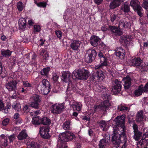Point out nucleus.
Returning a JSON list of instances; mask_svg holds the SVG:
<instances>
[{
  "instance_id": "f257e3e1",
  "label": "nucleus",
  "mask_w": 148,
  "mask_h": 148,
  "mask_svg": "<svg viewBox=\"0 0 148 148\" xmlns=\"http://www.w3.org/2000/svg\"><path fill=\"white\" fill-rule=\"evenodd\" d=\"M89 72L88 70L84 69L75 70L72 74L73 78H78L79 79L82 80L86 79L89 76Z\"/></svg>"
},
{
  "instance_id": "f03ea898",
  "label": "nucleus",
  "mask_w": 148,
  "mask_h": 148,
  "mask_svg": "<svg viewBox=\"0 0 148 148\" xmlns=\"http://www.w3.org/2000/svg\"><path fill=\"white\" fill-rule=\"evenodd\" d=\"M41 99V97L39 95L36 94L33 95L30 98L31 103L30 106L36 109H38Z\"/></svg>"
},
{
  "instance_id": "7ed1b4c3",
  "label": "nucleus",
  "mask_w": 148,
  "mask_h": 148,
  "mask_svg": "<svg viewBox=\"0 0 148 148\" xmlns=\"http://www.w3.org/2000/svg\"><path fill=\"white\" fill-rule=\"evenodd\" d=\"M111 106V104L108 101L105 100L101 103L99 105L95 106L94 107V111L95 112L100 111L105 112L106 110Z\"/></svg>"
},
{
  "instance_id": "20e7f679",
  "label": "nucleus",
  "mask_w": 148,
  "mask_h": 148,
  "mask_svg": "<svg viewBox=\"0 0 148 148\" xmlns=\"http://www.w3.org/2000/svg\"><path fill=\"white\" fill-rule=\"evenodd\" d=\"M97 55L96 51L94 49H89L87 50L85 57L86 62L87 63L92 62L95 60Z\"/></svg>"
},
{
  "instance_id": "39448f33",
  "label": "nucleus",
  "mask_w": 148,
  "mask_h": 148,
  "mask_svg": "<svg viewBox=\"0 0 148 148\" xmlns=\"http://www.w3.org/2000/svg\"><path fill=\"white\" fill-rule=\"evenodd\" d=\"M59 139L63 142H68L75 138V135L72 133L68 132L63 133L59 136Z\"/></svg>"
},
{
  "instance_id": "423d86ee",
  "label": "nucleus",
  "mask_w": 148,
  "mask_h": 148,
  "mask_svg": "<svg viewBox=\"0 0 148 148\" xmlns=\"http://www.w3.org/2000/svg\"><path fill=\"white\" fill-rule=\"evenodd\" d=\"M114 131L113 134L116 135H119L125 138L126 137L125 133V126H117L113 127Z\"/></svg>"
},
{
  "instance_id": "0eeeda50",
  "label": "nucleus",
  "mask_w": 148,
  "mask_h": 148,
  "mask_svg": "<svg viewBox=\"0 0 148 148\" xmlns=\"http://www.w3.org/2000/svg\"><path fill=\"white\" fill-rule=\"evenodd\" d=\"M113 82L114 84L112 86V91L114 94H116L117 93L121 91V82L117 79H115L113 81Z\"/></svg>"
},
{
  "instance_id": "6e6552de",
  "label": "nucleus",
  "mask_w": 148,
  "mask_h": 148,
  "mask_svg": "<svg viewBox=\"0 0 148 148\" xmlns=\"http://www.w3.org/2000/svg\"><path fill=\"white\" fill-rule=\"evenodd\" d=\"M148 91V82L145 86L143 85L139 86L134 92L135 95L137 96L142 95V93Z\"/></svg>"
},
{
  "instance_id": "1a4fd4ad",
  "label": "nucleus",
  "mask_w": 148,
  "mask_h": 148,
  "mask_svg": "<svg viewBox=\"0 0 148 148\" xmlns=\"http://www.w3.org/2000/svg\"><path fill=\"white\" fill-rule=\"evenodd\" d=\"M64 108L63 104H55L52 106L51 111L54 114H58L62 112Z\"/></svg>"
},
{
  "instance_id": "9d476101",
  "label": "nucleus",
  "mask_w": 148,
  "mask_h": 148,
  "mask_svg": "<svg viewBox=\"0 0 148 148\" xmlns=\"http://www.w3.org/2000/svg\"><path fill=\"white\" fill-rule=\"evenodd\" d=\"M49 129L46 127H41L40 128V134L42 138L48 139L50 137L49 133Z\"/></svg>"
},
{
  "instance_id": "9b49d317",
  "label": "nucleus",
  "mask_w": 148,
  "mask_h": 148,
  "mask_svg": "<svg viewBox=\"0 0 148 148\" xmlns=\"http://www.w3.org/2000/svg\"><path fill=\"white\" fill-rule=\"evenodd\" d=\"M125 115H122L120 116H118L115 119V122L117 126H125Z\"/></svg>"
},
{
  "instance_id": "f8f14e48",
  "label": "nucleus",
  "mask_w": 148,
  "mask_h": 148,
  "mask_svg": "<svg viewBox=\"0 0 148 148\" xmlns=\"http://www.w3.org/2000/svg\"><path fill=\"white\" fill-rule=\"evenodd\" d=\"M17 84L16 81H11L6 84L5 86L9 91H14L16 88Z\"/></svg>"
},
{
  "instance_id": "ddd939ff",
  "label": "nucleus",
  "mask_w": 148,
  "mask_h": 148,
  "mask_svg": "<svg viewBox=\"0 0 148 148\" xmlns=\"http://www.w3.org/2000/svg\"><path fill=\"white\" fill-rule=\"evenodd\" d=\"M123 137L119 135H116L113 134L112 140V143L116 145H119L121 142V138Z\"/></svg>"
},
{
  "instance_id": "4468645a",
  "label": "nucleus",
  "mask_w": 148,
  "mask_h": 148,
  "mask_svg": "<svg viewBox=\"0 0 148 148\" xmlns=\"http://www.w3.org/2000/svg\"><path fill=\"white\" fill-rule=\"evenodd\" d=\"M125 50L122 47H119L116 49L115 55L121 59L124 58L125 56Z\"/></svg>"
},
{
  "instance_id": "2eb2a0df",
  "label": "nucleus",
  "mask_w": 148,
  "mask_h": 148,
  "mask_svg": "<svg viewBox=\"0 0 148 148\" xmlns=\"http://www.w3.org/2000/svg\"><path fill=\"white\" fill-rule=\"evenodd\" d=\"M81 42L78 40H74L71 41L70 44L71 48L74 50H77L80 47Z\"/></svg>"
},
{
  "instance_id": "dca6fc26",
  "label": "nucleus",
  "mask_w": 148,
  "mask_h": 148,
  "mask_svg": "<svg viewBox=\"0 0 148 148\" xmlns=\"http://www.w3.org/2000/svg\"><path fill=\"white\" fill-rule=\"evenodd\" d=\"M109 29L116 36H120L123 34L122 32L115 26H109Z\"/></svg>"
},
{
  "instance_id": "f3484780",
  "label": "nucleus",
  "mask_w": 148,
  "mask_h": 148,
  "mask_svg": "<svg viewBox=\"0 0 148 148\" xmlns=\"http://www.w3.org/2000/svg\"><path fill=\"white\" fill-rule=\"evenodd\" d=\"M137 148H145V146L148 145V138H142V139L137 143Z\"/></svg>"
},
{
  "instance_id": "a211bd4d",
  "label": "nucleus",
  "mask_w": 148,
  "mask_h": 148,
  "mask_svg": "<svg viewBox=\"0 0 148 148\" xmlns=\"http://www.w3.org/2000/svg\"><path fill=\"white\" fill-rule=\"evenodd\" d=\"M124 1V0H113L110 4V8L114 9L119 6L121 3Z\"/></svg>"
},
{
  "instance_id": "6ab92c4d",
  "label": "nucleus",
  "mask_w": 148,
  "mask_h": 148,
  "mask_svg": "<svg viewBox=\"0 0 148 148\" xmlns=\"http://www.w3.org/2000/svg\"><path fill=\"white\" fill-rule=\"evenodd\" d=\"M103 75L102 71L100 70H98L92 75V77L95 79H102Z\"/></svg>"
},
{
  "instance_id": "aec40b11",
  "label": "nucleus",
  "mask_w": 148,
  "mask_h": 148,
  "mask_svg": "<svg viewBox=\"0 0 148 148\" xmlns=\"http://www.w3.org/2000/svg\"><path fill=\"white\" fill-rule=\"evenodd\" d=\"M125 89H128L130 87L131 79L129 76L124 78L122 80Z\"/></svg>"
},
{
  "instance_id": "412c9836",
  "label": "nucleus",
  "mask_w": 148,
  "mask_h": 148,
  "mask_svg": "<svg viewBox=\"0 0 148 148\" xmlns=\"http://www.w3.org/2000/svg\"><path fill=\"white\" fill-rule=\"evenodd\" d=\"M39 91L44 95H47L50 90V87L38 86Z\"/></svg>"
},
{
  "instance_id": "4be33fe9",
  "label": "nucleus",
  "mask_w": 148,
  "mask_h": 148,
  "mask_svg": "<svg viewBox=\"0 0 148 148\" xmlns=\"http://www.w3.org/2000/svg\"><path fill=\"white\" fill-rule=\"evenodd\" d=\"M71 73L68 71L64 72L62 74V79L65 82H69L70 80Z\"/></svg>"
},
{
  "instance_id": "5701e85b",
  "label": "nucleus",
  "mask_w": 148,
  "mask_h": 148,
  "mask_svg": "<svg viewBox=\"0 0 148 148\" xmlns=\"http://www.w3.org/2000/svg\"><path fill=\"white\" fill-rule=\"evenodd\" d=\"M144 117L143 112L142 110L138 111L136 116V120L137 122H141Z\"/></svg>"
},
{
  "instance_id": "b1692460",
  "label": "nucleus",
  "mask_w": 148,
  "mask_h": 148,
  "mask_svg": "<svg viewBox=\"0 0 148 148\" xmlns=\"http://www.w3.org/2000/svg\"><path fill=\"white\" fill-rule=\"evenodd\" d=\"M90 39V43L92 46L95 47L97 45L100 39L98 37L94 36L91 37Z\"/></svg>"
},
{
  "instance_id": "393cba45",
  "label": "nucleus",
  "mask_w": 148,
  "mask_h": 148,
  "mask_svg": "<svg viewBox=\"0 0 148 148\" xmlns=\"http://www.w3.org/2000/svg\"><path fill=\"white\" fill-rule=\"evenodd\" d=\"M139 69L141 72L147 71L148 70V63L142 62L139 66Z\"/></svg>"
},
{
  "instance_id": "a878e982",
  "label": "nucleus",
  "mask_w": 148,
  "mask_h": 148,
  "mask_svg": "<svg viewBox=\"0 0 148 148\" xmlns=\"http://www.w3.org/2000/svg\"><path fill=\"white\" fill-rule=\"evenodd\" d=\"M131 61L132 65L134 66H139L142 62V60L139 58H134Z\"/></svg>"
},
{
  "instance_id": "bb28decb",
  "label": "nucleus",
  "mask_w": 148,
  "mask_h": 148,
  "mask_svg": "<svg viewBox=\"0 0 148 148\" xmlns=\"http://www.w3.org/2000/svg\"><path fill=\"white\" fill-rule=\"evenodd\" d=\"M26 20L25 19L22 18L19 20L18 24L19 28L21 29H24L26 27Z\"/></svg>"
},
{
  "instance_id": "cd10ccee",
  "label": "nucleus",
  "mask_w": 148,
  "mask_h": 148,
  "mask_svg": "<svg viewBox=\"0 0 148 148\" xmlns=\"http://www.w3.org/2000/svg\"><path fill=\"white\" fill-rule=\"evenodd\" d=\"M140 5V3L138 0H131L130 1V5L134 10L141 6Z\"/></svg>"
},
{
  "instance_id": "c85d7f7f",
  "label": "nucleus",
  "mask_w": 148,
  "mask_h": 148,
  "mask_svg": "<svg viewBox=\"0 0 148 148\" xmlns=\"http://www.w3.org/2000/svg\"><path fill=\"white\" fill-rule=\"evenodd\" d=\"M27 136V135L25 130H22L18 135L17 138L19 140H23L26 138Z\"/></svg>"
},
{
  "instance_id": "c756f323",
  "label": "nucleus",
  "mask_w": 148,
  "mask_h": 148,
  "mask_svg": "<svg viewBox=\"0 0 148 148\" xmlns=\"http://www.w3.org/2000/svg\"><path fill=\"white\" fill-rule=\"evenodd\" d=\"M129 37L128 36H123L121 37L119 40L121 43H124L127 45L128 43L130 41Z\"/></svg>"
},
{
  "instance_id": "7c9ffc66",
  "label": "nucleus",
  "mask_w": 148,
  "mask_h": 148,
  "mask_svg": "<svg viewBox=\"0 0 148 148\" xmlns=\"http://www.w3.org/2000/svg\"><path fill=\"white\" fill-rule=\"evenodd\" d=\"M121 10L125 13H128L130 11V7L128 4L126 2L121 7Z\"/></svg>"
},
{
  "instance_id": "2f4dec72",
  "label": "nucleus",
  "mask_w": 148,
  "mask_h": 148,
  "mask_svg": "<svg viewBox=\"0 0 148 148\" xmlns=\"http://www.w3.org/2000/svg\"><path fill=\"white\" fill-rule=\"evenodd\" d=\"M27 145V148H40V145L37 143L34 142L28 143Z\"/></svg>"
},
{
  "instance_id": "473e14b6",
  "label": "nucleus",
  "mask_w": 148,
  "mask_h": 148,
  "mask_svg": "<svg viewBox=\"0 0 148 148\" xmlns=\"http://www.w3.org/2000/svg\"><path fill=\"white\" fill-rule=\"evenodd\" d=\"M103 131H106L107 130V124L105 121L102 120L98 123Z\"/></svg>"
},
{
  "instance_id": "72a5a7b5",
  "label": "nucleus",
  "mask_w": 148,
  "mask_h": 148,
  "mask_svg": "<svg viewBox=\"0 0 148 148\" xmlns=\"http://www.w3.org/2000/svg\"><path fill=\"white\" fill-rule=\"evenodd\" d=\"M108 144V141L104 139H102L99 142V148H106Z\"/></svg>"
},
{
  "instance_id": "f704fd0d",
  "label": "nucleus",
  "mask_w": 148,
  "mask_h": 148,
  "mask_svg": "<svg viewBox=\"0 0 148 148\" xmlns=\"http://www.w3.org/2000/svg\"><path fill=\"white\" fill-rule=\"evenodd\" d=\"M41 119L38 116H34L32 119V123L34 124H39L41 123Z\"/></svg>"
},
{
  "instance_id": "c9c22d12",
  "label": "nucleus",
  "mask_w": 148,
  "mask_h": 148,
  "mask_svg": "<svg viewBox=\"0 0 148 148\" xmlns=\"http://www.w3.org/2000/svg\"><path fill=\"white\" fill-rule=\"evenodd\" d=\"M41 123L44 125H49L51 123L50 120L48 118L44 117L41 119Z\"/></svg>"
},
{
  "instance_id": "e433bc0d",
  "label": "nucleus",
  "mask_w": 148,
  "mask_h": 148,
  "mask_svg": "<svg viewBox=\"0 0 148 148\" xmlns=\"http://www.w3.org/2000/svg\"><path fill=\"white\" fill-rule=\"evenodd\" d=\"M82 105L80 103H76L73 105L74 110L78 111H80L81 109Z\"/></svg>"
},
{
  "instance_id": "4c0bfd02",
  "label": "nucleus",
  "mask_w": 148,
  "mask_h": 148,
  "mask_svg": "<svg viewBox=\"0 0 148 148\" xmlns=\"http://www.w3.org/2000/svg\"><path fill=\"white\" fill-rule=\"evenodd\" d=\"M99 58L100 59V61L101 62H107V59L106 57L103 55V53L101 51H99L98 54Z\"/></svg>"
},
{
  "instance_id": "58836bf2",
  "label": "nucleus",
  "mask_w": 148,
  "mask_h": 148,
  "mask_svg": "<svg viewBox=\"0 0 148 148\" xmlns=\"http://www.w3.org/2000/svg\"><path fill=\"white\" fill-rule=\"evenodd\" d=\"M135 12H137L138 14L140 17H142L143 15V11L142 8L141 6H139V7L136 8V9L134 10Z\"/></svg>"
},
{
  "instance_id": "ea45409f",
  "label": "nucleus",
  "mask_w": 148,
  "mask_h": 148,
  "mask_svg": "<svg viewBox=\"0 0 148 148\" xmlns=\"http://www.w3.org/2000/svg\"><path fill=\"white\" fill-rule=\"evenodd\" d=\"M134 135L133 137L136 140H139L142 135V133L140 131L134 132Z\"/></svg>"
},
{
  "instance_id": "a19ab883",
  "label": "nucleus",
  "mask_w": 148,
  "mask_h": 148,
  "mask_svg": "<svg viewBox=\"0 0 148 148\" xmlns=\"http://www.w3.org/2000/svg\"><path fill=\"white\" fill-rule=\"evenodd\" d=\"M50 69L49 67L44 68L43 69L40 71V73L42 75H46L47 76L49 71Z\"/></svg>"
},
{
  "instance_id": "79ce46f5",
  "label": "nucleus",
  "mask_w": 148,
  "mask_h": 148,
  "mask_svg": "<svg viewBox=\"0 0 148 148\" xmlns=\"http://www.w3.org/2000/svg\"><path fill=\"white\" fill-rule=\"evenodd\" d=\"M119 111H126L129 110L128 107L123 106L122 104L119 105L117 107Z\"/></svg>"
},
{
  "instance_id": "37998d69",
  "label": "nucleus",
  "mask_w": 148,
  "mask_h": 148,
  "mask_svg": "<svg viewBox=\"0 0 148 148\" xmlns=\"http://www.w3.org/2000/svg\"><path fill=\"white\" fill-rule=\"evenodd\" d=\"M63 128L66 130H70V122L69 121H66L63 125Z\"/></svg>"
},
{
  "instance_id": "c03bdc74",
  "label": "nucleus",
  "mask_w": 148,
  "mask_h": 148,
  "mask_svg": "<svg viewBox=\"0 0 148 148\" xmlns=\"http://www.w3.org/2000/svg\"><path fill=\"white\" fill-rule=\"evenodd\" d=\"M1 54L4 56H9L11 55V52L9 50H1Z\"/></svg>"
},
{
  "instance_id": "a18cd8bd",
  "label": "nucleus",
  "mask_w": 148,
  "mask_h": 148,
  "mask_svg": "<svg viewBox=\"0 0 148 148\" xmlns=\"http://www.w3.org/2000/svg\"><path fill=\"white\" fill-rule=\"evenodd\" d=\"M42 85L40 86H39L50 87L49 83L47 79H44L42 80Z\"/></svg>"
},
{
  "instance_id": "49530a36",
  "label": "nucleus",
  "mask_w": 148,
  "mask_h": 148,
  "mask_svg": "<svg viewBox=\"0 0 148 148\" xmlns=\"http://www.w3.org/2000/svg\"><path fill=\"white\" fill-rule=\"evenodd\" d=\"M17 6L19 11H21L23 8V4L22 2H19L17 3Z\"/></svg>"
},
{
  "instance_id": "de8ad7c7",
  "label": "nucleus",
  "mask_w": 148,
  "mask_h": 148,
  "mask_svg": "<svg viewBox=\"0 0 148 148\" xmlns=\"http://www.w3.org/2000/svg\"><path fill=\"white\" fill-rule=\"evenodd\" d=\"M107 65V62H101L100 65H96L95 67V69H99L102 68L103 66H106Z\"/></svg>"
},
{
  "instance_id": "09e8293b",
  "label": "nucleus",
  "mask_w": 148,
  "mask_h": 148,
  "mask_svg": "<svg viewBox=\"0 0 148 148\" xmlns=\"http://www.w3.org/2000/svg\"><path fill=\"white\" fill-rule=\"evenodd\" d=\"M15 110L17 111H20L21 110V105L19 103H17L14 105Z\"/></svg>"
},
{
  "instance_id": "8fccbe9b",
  "label": "nucleus",
  "mask_w": 148,
  "mask_h": 148,
  "mask_svg": "<svg viewBox=\"0 0 148 148\" xmlns=\"http://www.w3.org/2000/svg\"><path fill=\"white\" fill-rule=\"evenodd\" d=\"M59 76L56 73L53 74L52 79L54 82H56L59 78Z\"/></svg>"
},
{
  "instance_id": "3c124183",
  "label": "nucleus",
  "mask_w": 148,
  "mask_h": 148,
  "mask_svg": "<svg viewBox=\"0 0 148 148\" xmlns=\"http://www.w3.org/2000/svg\"><path fill=\"white\" fill-rule=\"evenodd\" d=\"M143 7L147 10L148 11V0H144Z\"/></svg>"
},
{
  "instance_id": "603ef678",
  "label": "nucleus",
  "mask_w": 148,
  "mask_h": 148,
  "mask_svg": "<svg viewBox=\"0 0 148 148\" xmlns=\"http://www.w3.org/2000/svg\"><path fill=\"white\" fill-rule=\"evenodd\" d=\"M40 27L38 25H35L34 26V32H38L40 31Z\"/></svg>"
},
{
  "instance_id": "864d4df0",
  "label": "nucleus",
  "mask_w": 148,
  "mask_h": 148,
  "mask_svg": "<svg viewBox=\"0 0 148 148\" xmlns=\"http://www.w3.org/2000/svg\"><path fill=\"white\" fill-rule=\"evenodd\" d=\"M4 105L2 100L0 99V111L4 110Z\"/></svg>"
},
{
  "instance_id": "5fc2aeb1",
  "label": "nucleus",
  "mask_w": 148,
  "mask_h": 148,
  "mask_svg": "<svg viewBox=\"0 0 148 148\" xmlns=\"http://www.w3.org/2000/svg\"><path fill=\"white\" fill-rule=\"evenodd\" d=\"M40 111L39 110H38L36 111H33L31 113V114L34 117L36 116L39 114Z\"/></svg>"
},
{
  "instance_id": "6e6d98bb",
  "label": "nucleus",
  "mask_w": 148,
  "mask_h": 148,
  "mask_svg": "<svg viewBox=\"0 0 148 148\" xmlns=\"http://www.w3.org/2000/svg\"><path fill=\"white\" fill-rule=\"evenodd\" d=\"M23 83L24 86L25 87H30L31 86V84L27 81H23Z\"/></svg>"
},
{
  "instance_id": "4d7b16f0",
  "label": "nucleus",
  "mask_w": 148,
  "mask_h": 148,
  "mask_svg": "<svg viewBox=\"0 0 148 148\" xmlns=\"http://www.w3.org/2000/svg\"><path fill=\"white\" fill-rule=\"evenodd\" d=\"M9 119H8L6 118L4 119L2 122V124L3 126L7 125L9 123Z\"/></svg>"
},
{
  "instance_id": "13d9d810",
  "label": "nucleus",
  "mask_w": 148,
  "mask_h": 148,
  "mask_svg": "<svg viewBox=\"0 0 148 148\" xmlns=\"http://www.w3.org/2000/svg\"><path fill=\"white\" fill-rule=\"evenodd\" d=\"M133 128L134 132L139 131L138 130V125L136 123H134L133 124Z\"/></svg>"
},
{
  "instance_id": "bf43d9fd",
  "label": "nucleus",
  "mask_w": 148,
  "mask_h": 148,
  "mask_svg": "<svg viewBox=\"0 0 148 148\" xmlns=\"http://www.w3.org/2000/svg\"><path fill=\"white\" fill-rule=\"evenodd\" d=\"M118 17L116 14H112L111 15V21L112 22H113Z\"/></svg>"
},
{
  "instance_id": "052dcab7",
  "label": "nucleus",
  "mask_w": 148,
  "mask_h": 148,
  "mask_svg": "<svg viewBox=\"0 0 148 148\" xmlns=\"http://www.w3.org/2000/svg\"><path fill=\"white\" fill-rule=\"evenodd\" d=\"M55 33L59 39H60L62 37V32L60 31H55Z\"/></svg>"
},
{
  "instance_id": "680f3d73",
  "label": "nucleus",
  "mask_w": 148,
  "mask_h": 148,
  "mask_svg": "<svg viewBox=\"0 0 148 148\" xmlns=\"http://www.w3.org/2000/svg\"><path fill=\"white\" fill-rule=\"evenodd\" d=\"M123 21H121L119 23V28H124L125 27V23Z\"/></svg>"
},
{
  "instance_id": "e2e57ef3",
  "label": "nucleus",
  "mask_w": 148,
  "mask_h": 148,
  "mask_svg": "<svg viewBox=\"0 0 148 148\" xmlns=\"http://www.w3.org/2000/svg\"><path fill=\"white\" fill-rule=\"evenodd\" d=\"M23 110L25 112L27 113L30 111V109L28 106L26 105L23 108Z\"/></svg>"
},
{
  "instance_id": "0e129e2a",
  "label": "nucleus",
  "mask_w": 148,
  "mask_h": 148,
  "mask_svg": "<svg viewBox=\"0 0 148 148\" xmlns=\"http://www.w3.org/2000/svg\"><path fill=\"white\" fill-rule=\"evenodd\" d=\"M8 138L10 141V142H12L15 139V137L14 135L13 134L8 136Z\"/></svg>"
},
{
  "instance_id": "69168bd1",
  "label": "nucleus",
  "mask_w": 148,
  "mask_h": 148,
  "mask_svg": "<svg viewBox=\"0 0 148 148\" xmlns=\"http://www.w3.org/2000/svg\"><path fill=\"white\" fill-rule=\"evenodd\" d=\"M37 5L40 7H45L46 6V3L45 2H40L37 3Z\"/></svg>"
},
{
  "instance_id": "338daca9",
  "label": "nucleus",
  "mask_w": 148,
  "mask_h": 148,
  "mask_svg": "<svg viewBox=\"0 0 148 148\" xmlns=\"http://www.w3.org/2000/svg\"><path fill=\"white\" fill-rule=\"evenodd\" d=\"M67 147L65 143H62L59 145V148H66Z\"/></svg>"
},
{
  "instance_id": "774afa93",
  "label": "nucleus",
  "mask_w": 148,
  "mask_h": 148,
  "mask_svg": "<svg viewBox=\"0 0 148 148\" xmlns=\"http://www.w3.org/2000/svg\"><path fill=\"white\" fill-rule=\"evenodd\" d=\"M45 53L44 55L43 58L46 60H47L48 58V57H49V54L47 51H46L45 52Z\"/></svg>"
}]
</instances>
